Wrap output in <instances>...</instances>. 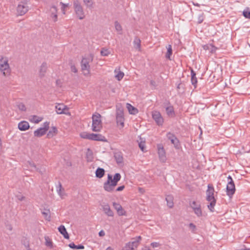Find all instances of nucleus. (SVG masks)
<instances>
[{"mask_svg":"<svg viewBox=\"0 0 250 250\" xmlns=\"http://www.w3.org/2000/svg\"><path fill=\"white\" fill-rule=\"evenodd\" d=\"M121 176L120 173H117L114 175L113 178L112 175L108 174L107 180L104 184V189L109 192L113 191L115 187L117 185L118 182L121 179Z\"/></svg>","mask_w":250,"mask_h":250,"instance_id":"1","label":"nucleus"},{"mask_svg":"<svg viewBox=\"0 0 250 250\" xmlns=\"http://www.w3.org/2000/svg\"><path fill=\"white\" fill-rule=\"evenodd\" d=\"M101 116L99 113H96L92 116V129L93 131H100L102 128V124L101 120Z\"/></svg>","mask_w":250,"mask_h":250,"instance_id":"2","label":"nucleus"},{"mask_svg":"<svg viewBox=\"0 0 250 250\" xmlns=\"http://www.w3.org/2000/svg\"><path fill=\"white\" fill-rule=\"evenodd\" d=\"M73 8L75 14L80 20H83L85 18L83 7L78 0H73Z\"/></svg>","mask_w":250,"mask_h":250,"instance_id":"3","label":"nucleus"},{"mask_svg":"<svg viewBox=\"0 0 250 250\" xmlns=\"http://www.w3.org/2000/svg\"><path fill=\"white\" fill-rule=\"evenodd\" d=\"M227 194L231 197L235 193V187L232 177L229 175L228 177V184L226 188Z\"/></svg>","mask_w":250,"mask_h":250,"instance_id":"4","label":"nucleus"},{"mask_svg":"<svg viewBox=\"0 0 250 250\" xmlns=\"http://www.w3.org/2000/svg\"><path fill=\"white\" fill-rule=\"evenodd\" d=\"M8 62V60L6 58L0 59V70L4 76L10 73V67Z\"/></svg>","mask_w":250,"mask_h":250,"instance_id":"5","label":"nucleus"},{"mask_svg":"<svg viewBox=\"0 0 250 250\" xmlns=\"http://www.w3.org/2000/svg\"><path fill=\"white\" fill-rule=\"evenodd\" d=\"M89 59L83 58L81 61V69L84 76L90 74Z\"/></svg>","mask_w":250,"mask_h":250,"instance_id":"6","label":"nucleus"},{"mask_svg":"<svg viewBox=\"0 0 250 250\" xmlns=\"http://www.w3.org/2000/svg\"><path fill=\"white\" fill-rule=\"evenodd\" d=\"M152 117L158 125H162L164 123V119L159 111L155 110L152 112Z\"/></svg>","mask_w":250,"mask_h":250,"instance_id":"7","label":"nucleus"},{"mask_svg":"<svg viewBox=\"0 0 250 250\" xmlns=\"http://www.w3.org/2000/svg\"><path fill=\"white\" fill-rule=\"evenodd\" d=\"M157 149L160 160L162 162H165L166 160V152L163 145L158 144Z\"/></svg>","mask_w":250,"mask_h":250,"instance_id":"8","label":"nucleus"},{"mask_svg":"<svg viewBox=\"0 0 250 250\" xmlns=\"http://www.w3.org/2000/svg\"><path fill=\"white\" fill-rule=\"evenodd\" d=\"M17 10L18 14L22 16L28 11V7L27 4L21 3L18 5Z\"/></svg>","mask_w":250,"mask_h":250,"instance_id":"9","label":"nucleus"},{"mask_svg":"<svg viewBox=\"0 0 250 250\" xmlns=\"http://www.w3.org/2000/svg\"><path fill=\"white\" fill-rule=\"evenodd\" d=\"M206 199L208 202H210L208 206V208L210 210V211L213 212L214 210V208L216 204V199H215L214 196L207 195Z\"/></svg>","mask_w":250,"mask_h":250,"instance_id":"10","label":"nucleus"},{"mask_svg":"<svg viewBox=\"0 0 250 250\" xmlns=\"http://www.w3.org/2000/svg\"><path fill=\"white\" fill-rule=\"evenodd\" d=\"M57 8L55 5H52L49 10V13L50 17L53 19L54 22H56L58 20Z\"/></svg>","mask_w":250,"mask_h":250,"instance_id":"11","label":"nucleus"},{"mask_svg":"<svg viewBox=\"0 0 250 250\" xmlns=\"http://www.w3.org/2000/svg\"><path fill=\"white\" fill-rule=\"evenodd\" d=\"M167 137L175 147H177L178 146L179 143V140L173 134L168 132L167 134Z\"/></svg>","mask_w":250,"mask_h":250,"instance_id":"12","label":"nucleus"},{"mask_svg":"<svg viewBox=\"0 0 250 250\" xmlns=\"http://www.w3.org/2000/svg\"><path fill=\"white\" fill-rule=\"evenodd\" d=\"M56 112L58 114H65L67 113L65 112V110H68V108L67 106L63 104H57L55 106Z\"/></svg>","mask_w":250,"mask_h":250,"instance_id":"13","label":"nucleus"},{"mask_svg":"<svg viewBox=\"0 0 250 250\" xmlns=\"http://www.w3.org/2000/svg\"><path fill=\"white\" fill-rule=\"evenodd\" d=\"M113 206L114 208L117 210V212L119 216L125 215V211L124 210L120 204L113 202Z\"/></svg>","mask_w":250,"mask_h":250,"instance_id":"14","label":"nucleus"},{"mask_svg":"<svg viewBox=\"0 0 250 250\" xmlns=\"http://www.w3.org/2000/svg\"><path fill=\"white\" fill-rule=\"evenodd\" d=\"M138 246V241H132L125 245L123 250H134Z\"/></svg>","mask_w":250,"mask_h":250,"instance_id":"15","label":"nucleus"},{"mask_svg":"<svg viewBox=\"0 0 250 250\" xmlns=\"http://www.w3.org/2000/svg\"><path fill=\"white\" fill-rule=\"evenodd\" d=\"M102 208L105 214L108 216H113L114 213L110 209V206L108 204H104L102 205Z\"/></svg>","mask_w":250,"mask_h":250,"instance_id":"16","label":"nucleus"},{"mask_svg":"<svg viewBox=\"0 0 250 250\" xmlns=\"http://www.w3.org/2000/svg\"><path fill=\"white\" fill-rule=\"evenodd\" d=\"M167 106L166 107V110L167 114L170 117H173L175 116V112L174 108L172 105H170L169 102L167 103Z\"/></svg>","mask_w":250,"mask_h":250,"instance_id":"17","label":"nucleus"},{"mask_svg":"<svg viewBox=\"0 0 250 250\" xmlns=\"http://www.w3.org/2000/svg\"><path fill=\"white\" fill-rule=\"evenodd\" d=\"M47 64L46 62H43L40 66L39 70V76L41 78H42L45 76V73L47 69Z\"/></svg>","mask_w":250,"mask_h":250,"instance_id":"18","label":"nucleus"},{"mask_svg":"<svg viewBox=\"0 0 250 250\" xmlns=\"http://www.w3.org/2000/svg\"><path fill=\"white\" fill-rule=\"evenodd\" d=\"M91 140L98 141H105V138L102 135L100 134H91Z\"/></svg>","mask_w":250,"mask_h":250,"instance_id":"19","label":"nucleus"},{"mask_svg":"<svg viewBox=\"0 0 250 250\" xmlns=\"http://www.w3.org/2000/svg\"><path fill=\"white\" fill-rule=\"evenodd\" d=\"M29 124L26 121H21L18 124V128L21 131H25L29 128Z\"/></svg>","mask_w":250,"mask_h":250,"instance_id":"20","label":"nucleus"},{"mask_svg":"<svg viewBox=\"0 0 250 250\" xmlns=\"http://www.w3.org/2000/svg\"><path fill=\"white\" fill-rule=\"evenodd\" d=\"M59 232L63 236L65 239L69 238V235L66 231V229L64 226L61 225L58 228Z\"/></svg>","mask_w":250,"mask_h":250,"instance_id":"21","label":"nucleus"},{"mask_svg":"<svg viewBox=\"0 0 250 250\" xmlns=\"http://www.w3.org/2000/svg\"><path fill=\"white\" fill-rule=\"evenodd\" d=\"M27 169L30 170H36V171H39V169L36 167V166L33 162L28 161L26 163Z\"/></svg>","mask_w":250,"mask_h":250,"instance_id":"22","label":"nucleus"},{"mask_svg":"<svg viewBox=\"0 0 250 250\" xmlns=\"http://www.w3.org/2000/svg\"><path fill=\"white\" fill-rule=\"evenodd\" d=\"M46 133L45 129L40 127V128L35 130L34 132V136L37 137H40Z\"/></svg>","mask_w":250,"mask_h":250,"instance_id":"23","label":"nucleus"},{"mask_svg":"<svg viewBox=\"0 0 250 250\" xmlns=\"http://www.w3.org/2000/svg\"><path fill=\"white\" fill-rule=\"evenodd\" d=\"M105 173V170L104 168L98 167L95 172L96 176L97 178H102Z\"/></svg>","mask_w":250,"mask_h":250,"instance_id":"24","label":"nucleus"},{"mask_svg":"<svg viewBox=\"0 0 250 250\" xmlns=\"http://www.w3.org/2000/svg\"><path fill=\"white\" fill-rule=\"evenodd\" d=\"M126 107L128 109L129 113L131 114L135 115L138 113V109L129 104H126Z\"/></svg>","mask_w":250,"mask_h":250,"instance_id":"25","label":"nucleus"},{"mask_svg":"<svg viewBox=\"0 0 250 250\" xmlns=\"http://www.w3.org/2000/svg\"><path fill=\"white\" fill-rule=\"evenodd\" d=\"M124 109L121 106H116V118L124 117Z\"/></svg>","mask_w":250,"mask_h":250,"instance_id":"26","label":"nucleus"},{"mask_svg":"<svg viewBox=\"0 0 250 250\" xmlns=\"http://www.w3.org/2000/svg\"><path fill=\"white\" fill-rule=\"evenodd\" d=\"M167 202V205L169 208H172L173 207V197L170 195H168L166 198Z\"/></svg>","mask_w":250,"mask_h":250,"instance_id":"27","label":"nucleus"},{"mask_svg":"<svg viewBox=\"0 0 250 250\" xmlns=\"http://www.w3.org/2000/svg\"><path fill=\"white\" fill-rule=\"evenodd\" d=\"M114 158L117 163L121 164L123 162V158L121 153H116L114 154Z\"/></svg>","mask_w":250,"mask_h":250,"instance_id":"28","label":"nucleus"},{"mask_svg":"<svg viewBox=\"0 0 250 250\" xmlns=\"http://www.w3.org/2000/svg\"><path fill=\"white\" fill-rule=\"evenodd\" d=\"M214 189L212 185H208L206 191L207 195L214 196Z\"/></svg>","mask_w":250,"mask_h":250,"instance_id":"29","label":"nucleus"},{"mask_svg":"<svg viewBox=\"0 0 250 250\" xmlns=\"http://www.w3.org/2000/svg\"><path fill=\"white\" fill-rule=\"evenodd\" d=\"M42 214L46 220L48 221L50 220V211L49 209H44V211H42Z\"/></svg>","mask_w":250,"mask_h":250,"instance_id":"30","label":"nucleus"},{"mask_svg":"<svg viewBox=\"0 0 250 250\" xmlns=\"http://www.w3.org/2000/svg\"><path fill=\"white\" fill-rule=\"evenodd\" d=\"M134 46L136 49L140 50L141 48V40L138 37H135L133 42Z\"/></svg>","mask_w":250,"mask_h":250,"instance_id":"31","label":"nucleus"},{"mask_svg":"<svg viewBox=\"0 0 250 250\" xmlns=\"http://www.w3.org/2000/svg\"><path fill=\"white\" fill-rule=\"evenodd\" d=\"M124 117H117L116 122L118 125L120 126V128H123L124 126Z\"/></svg>","mask_w":250,"mask_h":250,"instance_id":"32","label":"nucleus"},{"mask_svg":"<svg viewBox=\"0 0 250 250\" xmlns=\"http://www.w3.org/2000/svg\"><path fill=\"white\" fill-rule=\"evenodd\" d=\"M57 129L55 127H52L51 129L47 134V137L49 138H52L56 133Z\"/></svg>","mask_w":250,"mask_h":250,"instance_id":"33","label":"nucleus"},{"mask_svg":"<svg viewBox=\"0 0 250 250\" xmlns=\"http://www.w3.org/2000/svg\"><path fill=\"white\" fill-rule=\"evenodd\" d=\"M62 189H63L62 188V184L60 182H59V185L58 186H57V192H58V194L62 197V198H63V197L64 196V195H65L64 193V192H62Z\"/></svg>","mask_w":250,"mask_h":250,"instance_id":"34","label":"nucleus"},{"mask_svg":"<svg viewBox=\"0 0 250 250\" xmlns=\"http://www.w3.org/2000/svg\"><path fill=\"white\" fill-rule=\"evenodd\" d=\"M195 214L198 216V217H201L202 216V211L201 208V206L194 208V209H193Z\"/></svg>","mask_w":250,"mask_h":250,"instance_id":"35","label":"nucleus"},{"mask_svg":"<svg viewBox=\"0 0 250 250\" xmlns=\"http://www.w3.org/2000/svg\"><path fill=\"white\" fill-rule=\"evenodd\" d=\"M68 246L71 249H84V247L82 245H76L74 243H71Z\"/></svg>","mask_w":250,"mask_h":250,"instance_id":"36","label":"nucleus"},{"mask_svg":"<svg viewBox=\"0 0 250 250\" xmlns=\"http://www.w3.org/2000/svg\"><path fill=\"white\" fill-rule=\"evenodd\" d=\"M139 146L142 151H144L145 148V141L143 140L141 137L140 138V141H138Z\"/></svg>","mask_w":250,"mask_h":250,"instance_id":"37","label":"nucleus"},{"mask_svg":"<svg viewBox=\"0 0 250 250\" xmlns=\"http://www.w3.org/2000/svg\"><path fill=\"white\" fill-rule=\"evenodd\" d=\"M167 53L166 55V57L169 60L170 59V56L172 54V46L171 45L169 44L168 46V47L167 48Z\"/></svg>","mask_w":250,"mask_h":250,"instance_id":"38","label":"nucleus"},{"mask_svg":"<svg viewBox=\"0 0 250 250\" xmlns=\"http://www.w3.org/2000/svg\"><path fill=\"white\" fill-rule=\"evenodd\" d=\"M243 15L245 18L250 19V11L249 8H246L243 12Z\"/></svg>","mask_w":250,"mask_h":250,"instance_id":"39","label":"nucleus"},{"mask_svg":"<svg viewBox=\"0 0 250 250\" xmlns=\"http://www.w3.org/2000/svg\"><path fill=\"white\" fill-rule=\"evenodd\" d=\"M91 134L90 133L82 132L80 134V136L83 139L90 140Z\"/></svg>","mask_w":250,"mask_h":250,"instance_id":"40","label":"nucleus"},{"mask_svg":"<svg viewBox=\"0 0 250 250\" xmlns=\"http://www.w3.org/2000/svg\"><path fill=\"white\" fill-rule=\"evenodd\" d=\"M115 29L117 30V31H118L119 34H122V26L117 21H116L115 22Z\"/></svg>","mask_w":250,"mask_h":250,"instance_id":"41","label":"nucleus"},{"mask_svg":"<svg viewBox=\"0 0 250 250\" xmlns=\"http://www.w3.org/2000/svg\"><path fill=\"white\" fill-rule=\"evenodd\" d=\"M110 54V51L105 48H102L101 51V54L103 56H107Z\"/></svg>","mask_w":250,"mask_h":250,"instance_id":"42","label":"nucleus"},{"mask_svg":"<svg viewBox=\"0 0 250 250\" xmlns=\"http://www.w3.org/2000/svg\"><path fill=\"white\" fill-rule=\"evenodd\" d=\"M45 245L47 247H49L50 248H52L53 247V244L52 241L50 240L49 238L48 237H45Z\"/></svg>","mask_w":250,"mask_h":250,"instance_id":"43","label":"nucleus"},{"mask_svg":"<svg viewBox=\"0 0 250 250\" xmlns=\"http://www.w3.org/2000/svg\"><path fill=\"white\" fill-rule=\"evenodd\" d=\"M189 205H190V207L192 208V209H194V208H196L201 206L200 204L197 203L195 201L190 202Z\"/></svg>","mask_w":250,"mask_h":250,"instance_id":"44","label":"nucleus"},{"mask_svg":"<svg viewBox=\"0 0 250 250\" xmlns=\"http://www.w3.org/2000/svg\"><path fill=\"white\" fill-rule=\"evenodd\" d=\"M18 107L21 111H24L26 110V108L25 105L23 103H19L17 104Z\"/></svg>","mask_w":250,"mask_h":250,"instance_id":"45","label":"nucleus"},{"mask_svg":"<svg viewBox=\"0 0 250 250\" xmlns=\"http://www.w3.org/2000/svg\"><path fill=\"white\" fill-rule=\"evenodd\" d=\"M83 1L87 7L91 8L92 7V0H83Z\"/></svg>","mask_w":250,"mask_h":250,"instance_id":"46","label":"nucleus"},{"mask_svg":"<svg viewBox=\"0 0 250 250\" xmlns=\"http://www.w3.org/2000/svg\"><path fill=\"white\" fill-rule=\"evenodd\" d=\"M124 76V73L120 71L115 76V77L118 81H120L123 78Z\"/></svg>","mask_w":250,"mask_h":250,"instance_id":"47","label":"nucleus"},{"mask_svg":"<svg viewBox=\"0 0 250 250\" xmlns=\"http://www.w3.org/2000/svg\"><path fill=\"white\" fill-rule=\"evenodd\" d=\"M60 4H61L62 5V13L63 14H65V8L66 7H67L68 6V4H65V3H63V2H60Z\"/></svg>","mask_w":250,"mask_h":250,"instance_id":"48","label":"nucleus"},{"mask_svg":"<svg viewBox=\"0 0 250 250\" xmlns=\"http://www.w3.org/2000/svg\"><path fill=\"white\" fill-rule=\"evenodd\" d=\"M189 228H190V229L191 230L192 232H194L195 230H196V226L191 223L189 224Z\"/></svg>","mask_w":250,"mask_h":250,"instance_id":"49","label":"nucleus"},{"mask_svg":"<svg viewBox=\"0 0 250 250\" xmlns=\"http://www.w3.org/2000/svg\"><path fill=\"white\" fill-rule=\"evenodd\" d=\"M191 82L192 84L194 85V88L196 87V84L197 83V80L196 77L191 78Z\"/></svg>","mask_w":250,"mask_h":250,"instance_id":"50","label":"nucleus"},{"mask_svg":"<svg viewBox=\"0 0 250 250\" xmlns=\"http://www.w3.org/2000/svg\"><path fill=\"white\" fill-rule=\"evenodd\" d=\"M203 21H204V16H203V14H202L199 15L198 18V21L197 22L199 24H200V23H201Z\"/></svg>","mask_w":250,"mask_h":250,"instance_id":"51","label":"nucleus"},{"mask_svg":"<svg viewBox=\"0 0 250 250\" xmlns=\"http://www.w3.org/2000/svg\"><path fill=\"white\" fill-rule=\"evenodd\" d=\"M33 120H34L33 121L35 123H38L42 121V119L41 118L37 117V116L35 115L33 116Z\"/></svg>","mask_w":250,"mask_h":250,"instance_id":"52","label":"nucleus"},{"mask_svg":"<svg viewBox=\"0 0 250 250\" xmlns=\"http://www.w3.org/2000/svg\"><path fill=\"white\" fill-rule=\"evenodd\" d=\"M49 123L47 122H45L43 124V127H42V128L45 129V131L46 132L49 128Z\"/></svg>","mask_w":250,"mask_h":250,"instance_id":"53","label":"nucleus"},{"mask_svg":"<svg viewBox=\"0 0 250 250\" xmlns=\"http://www.w3.org/2000/svg\"><path fill=\"white\" fill-rule=\"evenodd\" d=\"M16 197L20 201H22L25 199V197L21 194L16 195Z\"/></svg>","mask_w":250,"mask_h":250,"instance_id":"54","label":"nucleus"},{"mask_svg":"<svg viewBox=\"0 0 250 250\" xmlns=\"http://www.w3.org/2000/svg\"><path fill=\"white\" fill-rule=\"evenodd\" d=\"M151 246L153 248H157L160 246V244L159 243L157 242H153L151 244Z\"/></svg>","mask_w":250,"mask_h":250,"instance_id":"55","label":"nucleus"},{"mask_svg":"<svg viewBox=\"0 0 250 250\" xmlns=\"http://www.w3.org/2000/svg\"><path fill=\"white\" fill-rule=\"evenodd\" d=\"M125 188V186H121L117 188H116V191H120L123 190Z\"/></svg>","mask_w":250,"mask_h":250,"instance_id":"56","label":"nucleus"},{"mask_svg":"<svg viewBox=\"0 0 250 250\" xmlns=\"http://www.w3.org/2000/svg\"><path fill=\"white\" fill-rule=\"evenodd\" d=\"M71 70L72 72H73L74 73L77 72V69L74 65H72L71 66Z\"/></svg>","mask_w":250,"mask_h":250,"instance_id":"57","label":"nucleus"},{"mask_svg":"<svg viewBox=\"0 0 250 250\" xmlns=\"http://www.w3.org/2000/svg\"><path fill=\"white\" fill-rule=\"evenodd\" d=\"M191 78L196 77V73L193 70H191Z\"/></svg>","mask_w":250,"mask_h":250,"instance_id":"58","label":"nucleus"},{"mask_svg":"<svg viewBox=\"0 0 250 250\" xmlns=\"http://www.w3.org/2000/svg\"><path fill=\"white\" fill-rule=\"evenodd\" d=\"M99 235L100 236H104L105 235L104 231V230H101L99 232Z\"/></svg>","mask_w":250,"mask_h":250,"instance_id":"59","label":"nucleus"},{"mask_svg":"<svg viewBox=\"0 0 250 250\" xmlns=\"http://www.w3.org/2000/svg\"><path fill=\"white\" fill-rule=\"evenodd\" d=\"M29 0H23V1L21 2V3L27 4Z\"/></svg>","mask_w":250,"mask_h":250,"instance_id":"60","label":"nucleus"},{"mask_svg":"<svg viewBox=\"0 0 250 250\" xmlns=\"http://www.w3.org/2000/svg\"><path fill=\"white\" fill-rule=\"evenodd\" d=\"M7 229L10 230H12V227L11 225H8L7 226Z\"/></svg>","mask_w":250,"mask_h":250,"instance_id":"61","label":"nucleus"},{"mask_svg":"<svg viewBox=\"0 0 250 250\" xmlns=\"http://www.w3.org/2000/svg\"><path fill=\"white\" fill-rule=\"evenodd\" d=\"M141 236H139L138 237V240H135V241H138L139 242L141 240Z\"/></svg>","mask_w":250,"mask_h":250,"instance_id":"62","label":"nucleus"},{"mask_svg":"<svg viewBox=\"0 0 250 250\" xmlns=\"http://www.w3.org/2000/svg\"><path fill=\"white\" fill-rule=\"evenodd\" d=\"M106 250H113L112 249L111 247H108Z\"/></svg>","mask_w":250,"mask_h":250,"instance_id":"63","label":"nucleus"},{"mask_svg":"<svg viewBox=\"0 0 250 250\" xmlns=\"http://www.w3.org/2000/svg\"><path fill=\"white\" fill-rule=\"evenodd\" d=\"M180 84H179L178 85V86H177V88H180Z\"/></svg>","mask_w":250,"mask_h":250,"instance_id":"64","label":"nucleus"}]
</instances>
